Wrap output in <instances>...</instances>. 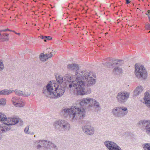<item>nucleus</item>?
Listing matches in <instances>:
<instances>
[{"label":"nucleus","instance_id":"obj_1","mask_svg":"<svg viewBox=\"0 0 150 150\" xmlns=\"http://www.w3.org/2000/svg\"><path fill=\"white\" fill-rule=\"evenodd\" d=\"M82 78L73 83V87L77 94L79 95L89 94L91 93V89L90 87L94 85L96 81V75L91 72H83L81 74Z\"/></svg>","mask_w":150,"mask_h":150},{"label":"nucleus","instance_id":"obj_2","mask_svg":"<svg viewBox=\"0 0 150 150\" xmlns=\"http://www.w3.org/2000/svg\"><path fill=\"white\" fill-rule=\"evenodd\" d=\"M63 78L65 81L63 87L59 86L58 85L54 83L51 85L48 84L45 87L43 88V93L47 97L52 98H56L62 96L65 91V87L69 86L71 88L73 87V83L74 82L73 81L72 84H71V77L69 74H66Z\"/></svg>","mask_w":150,"mask_h":150},{"label":"nucleus","instance_id":"obj_3","mask_svg":"<svg viewBox=\"0 0 150 150\" xmlns=\"http://www.w3.org/2000/svg\"><path fill=\"white\" fill-rule=\"evenodd\" d=\"M86 111L82 108H79L77 106H72L70 108H63L61 114L64 117L69 116L70 121L76 122L79 120H82L85 116Z\"/></svg>","mask_w":150,"mask_h":150},{"label":"nucleus","instance_id":"obj_4","mask_svg":"<svg viewBox=\"0 0 150 150\" xmlns=\"http://www.w3.org/2000/svg\"><path fill=\"white\" fill-rule=\"evenodd\" d=\"M53 126L56 130L61 132L68 131L71 129L69 123L64 120L59 119L55 121Z\"/></svg>","mask_w":150,"mask_h":150},{"label":"nucleus","instance_id":"obj_5","mask_svg":"<svg viewBox=\"0 0 150 150\" xmlns=\"http://www.w3.org/2000/svg\"><path fill=\"white\" fill-rule=\"evenodd\" d=\"M128 112L127 108L123 106L115 107L112 110V113L114 116L119 118L124 117Z\"/></svg>","mask_w":150,"mask_h":150},{"label":"nucleus","instance_id":"obj_6","mask_svg":"<svg viewBox=\"0 0 150 150\" xmlns=\"http://www.w3.org/2000/svg\"><path fill=\"white\" fill-rule=\"evenodd\" d=\"M134 73L139 79H145L147 76V72L144 66L135 65Z\"/></svg>","mask_w":150,"mask_h":150},{"label":"nucleus","instance_id":"obj_7","mask_svg":"<svg viewBox=\"0 0 150 150\" xmlns=\"http://www.w3.org/2000/svg\"><path fill=\"white\" fill-rule=\"evenodd\" d=\"M67 69L71 71L75 70L76 71L75 75L76 78V81H78L80 80L82 78V75L81 74L83 72H88L86 71H83L79 73L78 70L79 69V67L78 64H69L67 66Z\"/></svg>","mask_w":150,"mask_h":150},{"label":"nucleus","instance_id":"obj_8","mask_svg":"<svg viewBox=\"0 0 150 150\" xmlns=\"http://www.w3.org/2000/svg\"><path fill=\"white\" fill-rule=\"evenodd\" d=\"M137 125L140 128L144 129L146 133L150 135V120H140L137 123Z\"/></svg>","mask_w":150,"mask_h":150},{"label":"nucleus","instance_id":"obj_9","mask_svg":"<svg viewBox=\"0 0 150 150\" xmlns=\"http://www.w3.org/2000/svg\"><path fill=\"white\" fill-rule=\"evenodd\" d=\"M130 93L126 91H121L117 94L116 97L117 102L120 103H125L129 98Z\"/></svg>","mask_w":150,"mask_h":150},{"label":"nucleus","instance_id":"obj_10","mask_svg":"<svg viewBox=\"0 0 150 150\" xmlns=\"http://www.w3.org/2000/svg\"><path fill=\"white\" fill-rule=\"evenodd\" d=\"M17 123L20 126L23 125L22 120L18 117H8L7 118L5 125L9 126V125H15Z\"/></svg>","mask_w":150,"mask_h":150},{"label":"nucleus","instance_id":"obj_11","mask_svg":"<svg viewBox=\"0 0 150 150\" xmlns=\"http://www.w3.org/2000/svg\"><path fill=\"white\" fill-rule=\"evenodd\" d=\"M104 144L109 150H122L121 148L113 142L107 141L104 142Z\"/></svg>","mask_w":150,"mask_h":150},{"label":"nucleus","instance_id":"obj_12","mask_svg":"<svg viewBox=\"0 0 150 150\" xmlns=\"http://www.w3.org/2000/svg\"><path fill=\"white\" fill-rule=\"evenodd\" d=\"M83 132L89 135H92L94 133L95 129L94 127L90 125H84L82 127Z\"/></svg>","mask_w":150,"mask_h":150},{"label":"nucleus","instance_id":"obj_13","mask_svg":"<svg viewBox=\"0 0 150 150\" xmlns=\"http://www.w3.org/2000/svg\"><path fill=\"white\" fill-rule=\"evenodd\" d=\"M11 101L13 104L16 107H22L25 105V102L20 98L14 97L11 99Z\"/></svg>","mask_w":150,"mask_h":150},{"label":"nucleus","instance_id":"obj_14","mask_svg":"<svg viewBox=\"0 0 150 150\" xmlns=\"http://www.w3.org/2000/svg\"><path fill=\"white\" fill-rule=\"evenodd\" d=\"M107 60L109 62L105 63H104L103 64L109 67H110V66H113L115 64L120 65L123 63V61L122 60H113L110 58H108Z\"/></svg>","mask_w":150,"mask_h":150},{"label":"nucleus","instance_id":"obj_15","mask_svg":"<svg viewBox=\"0 0 150 150\" xmlns=\"http://www.w3.org/2000/svg\"><path fill=\"white\" fill-rule=\"evenodd\" d=\"M144 95V103L147 106L150 107V91H146Z\"/></svg>","mask_w":150,"mask_h":150},{"label":"nucleus","instance_id":"obj_16","mask_svg":"<svg viewBox=\"0 0 150 150\" xmlns=\"http://www.w3.org/2000/svg\"><path fill=\"white\" fill-rule=\"evenodd\" d=\"M10 129L9 126L4 124H0V134L6 132Z\"/></svg>","mask_w":150,"mask_h":150},{"label":"nucleus","instance_id":"obj_17","mask_svg":"<svg viewBox=\"0 0 150 150\" xmlns=\"http://www.w3.org/2000/svg\"><path fill=\"white\" fill-rule=\"evenodd\" d=\"M93 99L90 98H83L82 99L79 103L80 105L81 106H83L85 105L90 103L91 102H92Z\"/></svg>","mask_w":150,"mask_h":150},{"label":"nucleus","instance_id":"obj_18","mask_svg":"<svg viewBox=\"0 0 150 150\" xmlns=\"http://www.w3.org/2000/svg\"><path fill=\"white\" fill-rule=\"evenodd\" d=\"M43 140H37L34 142V146L38 150L42 148L43 144Z\"/></svg>","mask_w":150,"mask_h":150},{"label":"nucleus","instance_id":"obj_19","mask_svg":"<svg viewBox=\"0 0 150 150\" xmlns=\"http://www.w3.org/2000/svg\"><path fill=\"white\" fill-rule=\"evenodd\" d=\"M144 88L141 86H138L134 91V95L137 96L140 94L143 91Z\"/></svg>","mask_w":150,"mask_h":150},{"label":"nucleus","instance_id":"obj_20","mask_svg":"<svg viewBox=\"0 0 150 150\" xmlns=\"http://www.w3.org/2000/svg\"><path fill=\"white\" fill-rule=\"evenodd\" d=\"M56 81L57 82H58V83L59 84L58 85H59V86H60L59 85L61 84L62 83H63V84H64V85L65 84V82L64 81V79L63 77H62V76H59L58 77H56ZM53 83L51 84H50V85H51L52 84H53ZM56 85V84H55Z\"/></svg>","mask_w":150,"mask_h":150},{"label":"nucleus","instance_id":"obj_21","mask_svg":"<svg viewBox=\"0 0 150 150\" xmlns=\"http://www.w3.org/2000/svg\"><path fill=\"white\" fill-rule=\"evenodd\" d=\"M14 90L4 89L0 91V95H9L13 92Z\"/></svg>","mask_w":150,"mask_h":150},{"label":"nucleus","instance_id":"obj_22","mask_svg":"<svg viewBox=\"0 0 150 150\" xmlns=\"http://www.w3.org/2000/svg\"><path fill=\"white\" fill-rule=\"evenodd\" d=\"M7 117L5 115L0 112V121L2 123L5 124Z\"/></svg>","mask_w":150,"mask_h":150},{"label":"nucleus","instance_id":"obj_23","mask_svg":"<svg viewBox=\"0 0 150 150\" xmlns=\"http://www.w3.org/2000/svg\"><path fill=\"white\" fill-rule=\"evenodd\" d=\"M92 102L96 108L98 109H100V105L98 102L93 98Z\"/></svg>","mask_w":150,"mask_h":150},{"label":"nucleus","instance_id":"obj_24","mask_svg":"<svg viewBox=\"0 0 150 150\" xmlns=\"http://www.w3.org/2000/svg\"><path fill=\"white\" fill-rule=\"evenodd\" d=\"M9 35L6 33L1 34V39H3V41H7L9 40V38H8Z\"/></svg>","mask_w":150,"mask_h":150},{"label":"nucleus","instance_id":"obj_25","mask_svg":"<svg viewBox=\"0 0 150 150\" xmlns=\"http://www.w3.org/2000/svg\"><path fill=\"white\" fill-rule=\"evenodd\" d=\"M43 147L45 148L48 149L50 147V144L49 142H51L43 140Z\"/></svg>","mask_w":150,"mask_h":150},{"label":"nucleus","instance_id":"obj_26","mask_svg":"<svg viewBox=\"0 0 150 150\" xmlns=\"http://www.w3.org/2000/svg\"><path fill=\"white\" fill-rule=\"evenodd\" d=\"M39 58L40 60L42 62H45L47 59V58L46 56V54L45 55L42 53L40 54Z\"/></svg>","mask_w":150,"mask_h":150},{"label":"nucleus","instance_id":"obj_27","mask_svg":"<svg viewBox=\"0 0 150 150\" xmlns=\"http://www.w3.org/2000/svg\"><path fill=\"white\" fill-rule=\"evenodd\" d=\"M113 72L116 74H120L122 72V69L119 67H116L114 69Z\"/></svg>","mask_w":150,"mask_h":150},{"label":"nucleus","instance_id":"obj_28","mask_svg":"<svg viewBox=\"0 0 150 150\" xmlns=\"http://www.w3.org/2000/svg\"><path fill=\"white\" fill-rule=\"evenodd\" d=\"M13 92H14L16 95L19 96H22L23 93V91H20L17 89H15L14 91Z\"/></svg>","mask_w":150,"mask_h":150},{"label":"nucleus","instance_id":"obj_29","mask_svg":"<svg viewBox=\"0 0 150 150\" xmlns=\"http://www.w3.org/2000/svg\"><path fill=\"white\" fill-rule=\"evenodd\" d=\"M142 146L144 150H150V144H143Z\"/></svg>","mask_w":150,"mask_h":150},{"label":"nucleus","instance_id":"obj_30","mask_svg":"<svg viewBox=\"0 0 150 150\" xmlns=\"http://www.w3.org/2000/svg\"><path fill=\"white\" fill-rule=\"evenodd\" d=\"M49 143H50L49 144H50V147L52 148L54 150H58V147L56 145L51 142H50Z\"/></svg>","mask_w":150,"mask_h":150},{"label":"nucleus","instance_id":"obj_31","mask_svg":"<svg viewBox=\"0 0 150 150\" xmlns=\"http://www.w3.org/2000/svg\"><path fill=\"white\" fill-rule=\"evenodd\" d=\"M6 100L4 98H1L0 99V106L4 105L6 104Z\"/></svg>","mask_w":150,"mask_h":150},{"label":"nucleus","instance_id":"obj_32","mask_svg":"<svg viewBox=\"0 0 150 150\" xmlns=\"http://www.w3.org/2000/svg\"><path fill=\"white\" fill-rule=\"evenodd\" d=\"M31 93L30 92H28L27 91H25L23 93L22 97H28L30 95Z\"/></svg>","mask_w":150,"mask_h":150},{"label":"nucleus","instance_id":"obj_33","mask_svg":"<svg viewBox=\"0 0 150 150\" xmlns=\"http://www.w3.org/2000/svg\"><path fill=\"white\" fill-rule=\"evenodd\" d=\"M29 126H27L24 129V132L27 134H30V132H29Z\"/></svg>","mask_w":150,"mask_h":150},{"label":"nucleus","instance_id":"obj_34","mask_svg":"<svg viewBox=\"0 0 150 150\" xmlns=\"http://www.w3.org/2000/svg\"><path fill=\"white\" fill-rule=\"evenodd\" d=\"M144 27L146 30H150V23H147L145 24Z\"/></svg>","mask_w":150,"mask_h":150},{"label":"nucleus","instance_id":"obj_35","mask_svg":"<svg viewBox=\"0 0 150 150\" xmlns=\"http://www.w3.org/2000/svg\"><path fill=\"white\" fill-rule=\"evenodd\" d=\"M4 68V66L2 62L0 61V71H2Z\"/></svg>","mask_w":150,"mask_h":150},{"label":"nucleus","instance_id":"obj_36","mask_svg":"<svg viewBox=\"0 0 150 150\" xmlns=\"http://www.w3.org/2000/svg\"><path fill=\"white\" fill-rule=\"evenodd\" d=\"M46 57H47V59L48 58L52 57V54L51 53L49 54H46Z\"/></svg>","mask_w":150,"mask_h":150},{"label":"nucleus","instance_id":"obj_37","mask_svg":"<svg viewBox=\"0 0 150 150\" xmlns=\"http://www.w3.org/2000/svg\"><path fill=\"white\" fill-rule=\"evenodd\" d=\"M46 38V36H41V38L44 40V41L45 42H46L45 38Z\"/></svg>","mask_w":150,"mask_h":150},{"label":"nucleus","instance_id":"obj_38","mask_svg":"<svg viewBox=\"0 0 150 150\" xmlns=\"http://www.w3.org/2000/svg\"><path fill=\"white\" fill-rule=\"evenodd\" d=\"M46 37H47L46 38H45L46 41H47V40H51L52 38V37L50 36H46Z\"/></svg>","mask_w":150,"mask_h":150},{"label":"nucleus","instance_id":"obj_39","mask_svg":"<svg viewBox=\"0 0 150 150\" xmlns=\"http://www.w3.org/2000/svg\"><path fill=\"white\" fill-rule=\"evenodd\" d=\"M146 14L147 15L148 18L149 19V21L150 23V14L146 13Z\"/></svg>","mask_w":150,"mask_h":150},{"label":"nucleus","instance_id":"obj_40","mask_svg":"<svg viewBox=\"0 0 150 150\" xmlns=\"http://www.w3.org/2000/svg\"><path fill=\"white\" fill-rule=\"evenodd\" d=\"M8 29H6L5 30H2V31L3 32H6L7 31H8Z\"/></svg>","mask_w":150,"mask_h":150},{"label":"nucleus","instance_id":"obj_41","mask_svg":"<svg viewBox=\"0 0 150 150\" xmlns=\"http://www.w3.org/2000/svg\"><path fill=\"white\" fill-rule=\"evenodd\" d=\"M126 3L127 4H129L130 2V1L129 0H126Z\"/></svg>","mask_w":150,"mask_h":150},{"label":"nucleus","instance_id":"obj_42","mask_svg":"<svg viewBox=\"0 0 150 150\" xmlns=\"http://www.w3.org/2000/svg\"><path fill=\"white\" fill-rule=\"evenodd\" d=\"M146 13L150 14V10H148L147 11V13Z\"/></svg>","mask_w":150,"mask_h":150},{"label":"nucleus","instance_id":"obj_43","mask_svg":"<svg viewBox=\"0 0 150 150\" xmlns=\"http://www.w3.org/2000/svg\"><path fill=\"white\" fill-rule=\"evenodd\" d=\"M15 33L16 34H17L18 35H20V33H17L16 32H15Z\"/></svg>","mask_w":150,"mask_h":150},{"label":"nucleus","instance_id":"obj_44","mask_svg":"<svg viewBox=\"0 0 150 150\" xmlns=\"http://www.w3.org/2000/svg\"><path fill=\"white\" fill-rule=\"evenodd\" d=\"M2 138V137L1 134H0V140H1Z\"/></svg>","mask_w":150,"mask_h":150},{"label":"nucleus","instance_id":"obj_45","mask_svg":"<svg viewBox=\"0 0 150 150\" xmlns=\"http://www.w3.org/2000/svg\"><path fill=\"white\" fill-rule=\"evenodd\" d=\"M3 31H2V30H0V36L1 35V32H2Z\"/></svg>","mask_w":150,"mask_h":150},{"label":"nucleus","instance_id":"obj_46","mask_svg":"<svg viewBox=\"0 0 150 150\" xmlns=\"http://www.w3.org/2000/svg\"><path fill=\"white\" fill-rule=\"evenodd\" d=\"M8 31H11V32L12 31V30H9V29H8Z\"/></svg>","mask_w":150,"mask_h":150},{"label":"nucleus","instance_id":"obj_47","mask_svg":"<svg viewBox=\"0 0 150 150\" xmlns=\"http://www.w3.org/2000/svg\"><path fill=\"white\" fill-rule=\"evenodd\" d=\"M11 32H13L14 33H15V32H16L15 31H14V30H12V31Z\"/></svg>","mask_w":150,"mask_h":150},{"label":"nucleus","instance_id":"obj_48","mask_svg":"<svg viewBox=\"0 0 150 150\" xmlns=\"http://www.w3.org/2000/svg\"><path fill=\"white\" fill-rule=\"evenodd\" d=\"M34 134V133H33L32 134V135H33Z\"/></svg>","mask_w":150,"mask_h":150},{"label":"nucleus","instance_id":"obj_49","mask_svg":"<svg viewBox=\"0 0 150 150\" xmlns=\"http://www.w3.org/2000/svg\"><path fill=\"white\" fill-rule=\"evenodd\" d=\"M149 33H150V31L148 32Z\"/></svg>","mask_w":150,"mask_h":150}]
</instances>
